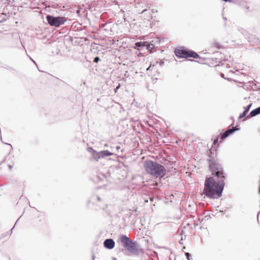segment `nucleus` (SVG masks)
I'll use <instances>...</instances> for the list:
<instances>
[{
  "label": "nucleus",
  "mask_w": 260,
  "mask_h": 260,
  "mask_svg": "<svg viewBox=\"0 0 260 260\" xmlns=\"http://www.w3.org/2000/svg\"><path fill=\"white\" fill-rule=\"evenodd\" d=\"M213 46L217 49H219L220 47V45L218 43H214Z\"/></svg>",
  "instance_id": "f3484780"
},
{
  "label": "nucleus",
  "mask_w": 260,
  "mask_h": 260,
  "mask_svg": "<svg viewBox=\"0 0 260 260\" xmlns=\"http://www.w3.org/2000/svg\"><path fill=\"white\" fill-rule=\"evenodd\" d=\"M94 199H96L98 201H101V198L99 196H93L92 199L94 200Z\"/></svg>",
  "instance_id": "412c9836"
},
{
  "label": "nucleus",
  "mask_w": 260,
  "mask_h": 260,
  "mask_svg": "<svg viewBox=\"0 0 260 260\" xmlns=\"http://www.w3.org/2000/svg\"><path fill=\"white\" fill-rule=\"evenodd\" d=\"M91 149H92V157L96 161H98V160L100 159L104 158L107 156L113 155L114 154V153L111 152L107 150L97 151L92 149V148Z\"/></svg>",
  "instance_id": "423d86ee"
},
{
  "label": "nucleus",
  "mask_w": 260,
  "mask_h": 260,
  "mask_svg": "<svg viewBox=\"0 0 260 260\" xmlns=\"http://www.w3.org/2000/svg\"><path fill=\"white\" fill-rule=\"evenodd\" d=\"M100 57H98V56H96V57H95L94 58V60H93V61H94V62L97 63V62H98V61L100 60Z\"/></svg>",
  "instance_id": "6ab92c4d"
},
{
  "label": "nucleus",
  "mask_w": 260,
  "mask_h": 260,
  "mask_svg": "<svg viewBox=\"0 0 260 260\" xmlns=\"http://www.w3.org/2000/svg\"><path fill=\"white\" fill-rule=\"evenodd\" d=\"M188 50L183 47H178L175 50V54L178 58H188Z\"/></svg>",
  "instance_id": "0eeeda50"
},
{
  "label": "nucleus",
  "mask_w": 260,
  "mask_h": 260,
  "mask_svg": "<svg viewBox=\"0 0 260 260\" xmlns=\"http://www.w3.org/2000/svg\"><path fill=\"white\" fill-rule=\"evenodd\" d=\"M104 245L107 249H112L114 247L115 242L112 239H107L104 242Z\"/></svg>",
  "instance_id": "1a4fd4ad"
},
{
  "label": "nucleus",
  "mask_w": 260,
  "mask_h": 260,
  "mask_svg": "<svg viewBox=\"0 0 260 260\" xmlns=\"http://www.w3.org/2000/svg\"><path fill=\"white\" fill-rule=\"evenodd\" d=\"M119 239L123 247L128 251L135 253L138 252V245L136 242L132 241L125 235H120Z\"/></svg>",
  "instance_id": "7ed1b4c3"
},
{
  "label": "nucleus",
  "mask_w": 260,
  "mask_h": 260,
  "mask_svg": "<svg viewBox=\"0 0 260 260\" xmlns=\"http://www.w3.org/2000/svg\"><path fill=\"white\" fill-rule=\"evenodd\" d=\"M144 167L147 173L156 178H162L166 173L163 166L151 160H145Z\"/></svg>",
  "instance_id": "f03ea898"
},
{
  "label": "nucleus",
  "mask_w": 260,
  "mask_h": 260,
  "mask_svg": "<svg viewBox=\"0 0 260 260\" xmlns=\"http://www.w3.org/2000/svg\"><path fill=\"white\" fill-rule=\"evenodd\" d=\"M19 218H20V217H19V218H18V220H17V221H16V223H17V221H18V220H19ZM16 224V223H15V224Z\"/></svg>",
  "instance_id": "72a5a7b5"
},
{
  "label": "nucleus",
  "mask_w": 260,
  "mask_h": 260,
  "mask_svg": "<svg viewBox=\"0 0 260 260\" xmlns=\"http://www.w3.org/2000/svg\"><path fill=\"white\" fill-rule=\"evenodd\" d=\"M218 137H217L216 139L214 140L213 144L214 145H217L218 146Z\"/></svg>",
  "instance_id": "dca6fc26"
},
{
  "label": "nucleus",
  "mask_w": 260,
  "mask_h": 260,
  "mask_svg": "<svg viewBox=\"0 0 260 260\" xmlns=\"http://www.w3.org/2000/svg\"><path fill=\"white\" fill-rule=\"evenodd\" d=\"M146 42H139L135 43V48L138 49L139 48L145 47L146 46Z\"/></svg>",
  "instance_id": "ddd939ff"
},
{
  "label": "nucleus",
  "mask_w": 260,
  "mask_h": 260,
  "mask_svg": "<svg viewBox=\"0 0 260 260\" xmlns=\"http://www.w3.org/2000/svg\"><path fill=\"white\" fill-rule=\"evenodd\" d=\"M209 166L212 174L216 177L218 181L213 182V178H207L205 181L203 193L209 198L218 199L221 196L223 190L225 174L221 165L215 161L210 160Z\"/></svg>",
  "instance_id": "f257e3e1"
},
{
  "label": "nucleus",
  "mask_w": 260,
  "mask_h": 260,
  "mask_svg": "<svg viewBox=\"0 0 260 260\" xmlns=\"http://www.w3.org/2000/svg\"><path fill=\"white\" fill-rule=\"evenodd\" d=\"M135 8L137 9L136 11L138 13L144 14H146V13L148 14V15L147 16L146 18H144L145 19L150 20L151 18V16H150V13L149 12H148V10L147 9V1L146 0H135Z\"/></svg>",
  "instance_id": "20e7f679"
},
{
  "label": "nucleus",
  "mask_w": 260,
  "mask_h": 260,
  "mask_svg": "<svg viewBox=\"0 0 260 260\" xmlns=\"http://www.w3.org/2000/svg\"><path fill=\"white\" fill-rule=\"evenodd\" d=\"M259 114H260V107L252 110L249 114V117H254Z\"/></svg>",
  "instance_id": "9b49d317"
},
{
  "label": "nucleus",
  "mask_w": 260,
  "mask_h": 260,
  "mask_svg": "<svg viewBox=\"0 0 260 260\" xmlns=\"http://www.w3.org/2000/svg\"><path fill=\"white\" fill-rule=\"evenodd\" d=\"M247 113V112L244 110L243 111V112L240 115L239 118H243L244 117H245L246 116Z\"/></svg>",
  "instance_id": "2eb2a0df"
},
{
  "label": "nucleus",
  "mask_w": 260,
  "mask_h": 260,
  "mask_svg": "<svg viewBox=\"0 0 260 260\" xmlns=\"http://www.w3.org/2000/svg\"><path fill=\"white\" fill-rule=\"evenodd\" d=\"M121 11H122V13H124V11L123 9H121Z\"/></svg>",
  "instance_id": "2f4dec72"
},
{
  "label": "nucleus",
  "mask_w": 260,
  "mask_h": 260,
  "mask_svg": "<svg viewBox=\"0 0 260 260\" xmlns=\"http://www.w3.org/2000/svg\"><path fill=\"white\" fill-rule=\"evenodd\" d=\"M30 59H31V60H32V61L35 63H35V62L33 60V59H31L30 57Z\"/></svg>",
  "instance_id": "473e14b6"
},
{
  "label": "nucleus",
  "mask_w": 260,
  "mask_h": 260,
  "mask_svg": "<svg viewBox=\"0 0 260 260\" xmlns=\"http://www.w3.org/2000/svg\"><path fill=\"white\" fill-rule=\"evenodd\" d=\"M123 17H124V21H125V22H126V21L129 22V21L126 19V18H125V15H124V14H123Z\"/></svg>",
  "instance_id": "b1692460"
},
{
  "label": "nucleus",
  "mask_w": 260,
  "mask_h": 260,
  "mask_svg": "<svg viewBox=\"0 0 260 260\" xmlns=\"http://www.w3.org/2000/svg\"><path fill=\"white\" fill-rule=\"evenodd\" d=\"M223 19L225 22L227 21V19L225 17L223 16Z\"/></svg>",
  "instance_id": "393cba45"
},
{
  "label": "nucleus",
  "mask_w": 260,
  "mask_h": 260,
  "mask_svg": "<svg viewBox=\"0 0 260 260\" xmlns=\"http://www.w3.org/2000/svg\"><path fill=\"white\" fill-rule=\"evenodd\" d=\"M120 149H121V147H120V146L119 145L116 146V150L117 151H118Z\"/></svg>",
  "instance_id": "4be33fe9"
},
{
  "label": "nucleus",
  "mask_w": 260,
  "mask_h": 260,
  "mask_svg": "<svg viewBox=\"0 0 260 260\" xmlns=\"http://www.w3.org/2000/svg\"><path fill=\"white\" fill-rule=\"evenodd\" d=\"M120 84H119L117 87L115 89V92H116L117 90L120 88Z\"/></svg>",
  "instance_id": "5701e85b"
},
{
  "label": "nucleus",
  "mask_w": 260,
  "mask_h": 260,
  "mask_svg": "<svg viewBox=\"0 0 260 260\" xmlns=\"http://www.w3.org/2000/svg\"><path fill=\"white\" fill-rule=\"evenodd\" d=\"M6 144H7V145H9L10 147H11V148L12 149V146L11 144H7V143H5Z\"/></svg>",
  "instance_id": "a878e982"
},
{
  "label": "nucleus",
  "mask_w": 260,
  "mask_h": 260,
  "mask_svg": "<svg viewBox=\"0 0 260 260\" xmlns=\"http://www.w3.org/2000/svg\"><path fill=\"white\" fill-rule=\"evenodd\" d=\"M259 213L257 214V221H258V217H259Z\"/></svg>",
  "instance_id": "7c9ffc66"
},
{
  "label": "nucleus",
  "mask_w": 260,
  "mask_h": 260,
  "mask_svg": "<svg viewBox=\"0 0 260 260\" xmlns=\"http://www.w3.org/2000/svg\"><path fill=\"white\" fill-rule=\"evenodd\" d=\"M163 64H164V62L161 61L160 63V65L162 66Z\"/></svg>",
  "instance_id": "c85d7f7f"
},
{
  "label": "nucleus",
  "mask_w": 260,
  "mask_h": 260,
  "mask_svg": "<svg viewBox=\"0 0 260 260\" xmlns=\"http://www.w3.org/2000/svg\"><path fill=\"white\" fill-rule=\"evenodd\" d=\"M46 19L48 24L52 26L56 27H59L63 25L67 21V18L64 17H55L52 15H47Z\"/></svg>",
  "instance_id": "39448f33"
},
{
  "label": "nucleus",
  "mask_w": 260,
  "mask_h": 260,
  "mask_svg": "<svg viewBox=\"0 0 260 260\" xmlns=\"http://www.w3.org/2000/svg\"><path fill=\"white\" fill-rule=\"evenodd\" d=\"M251 105H252V104H249V105L247 106L246 108L245 109V111H246L247 112H248V111L249 110V109H250V107H251Z\"/></svg>",
  "instance_id": "a211bd4d"
},
{
  "label": "nucleus",
  "mask_w": 260,
  "mask_h": 260,
  "mask_svg": "<svg viewBox=\"0 0 260 260\" xmlns=\"http://www.w3.org/2000/svg\"><path fill=\"white\" fill-rule=\"evenodd\" d=\"M19 218H20V217H19V218H18V220H17V221H16V223H17V221H18V220H19ZM16 224V223H15V224Z\"/></svg>",
  "instance_id": "f704fd0d"
},
{
  "label": "nucleus",
  "mask_w": 260,
  "mask_h": 260,
  "mask_svg": "<svg viewBox=\"0 0 260 260\" xmlns=\"http://www.w3.org/2000/svg\"><path fill=\"white\" fill-rule=\"evenodd\" d=\"M77 13H80V10L77 11Z\"/></svg>",
  "instance_id": "c9c22d12"
},
{
  "label": "nucleus",
  "mask_w": 260,
  "mask_h": 260,
  "mask_svg": "<svg viewBox=\"0 0 260 260\" xmlns=\"http://www.w3.org/2000/svg\"><path fill=\"white\" fill-rule=\"evenodd\" d=\"M110 23H102L100 25V28L105 31H109L111 30V27L110 26Z\"/></svg>",
  "instance_id": "9d476101"
},
{
  "label": "nucleus",
  "mask_w": 260,
  "mask_h": 260,
  "mask_svg": "<svg viewBox=\"0 0 260 260\" xmlns=\"http://www.w3.org/2000/svg\"><path fill=\"white\" fill-rule=\"evenodd\" d=\"M9 169H10V170H11V169H12V166H11V165H9Z\"/></svg>",
  "instance_id": "bb28decb"
},
{
  "label": "nucleus",
  "mask_w": 260,
  "mask_h": 260,
  "mask_svg": "<svg viewBox=\"0 0 260 260\" xmlns=\"http://www.w3.org/2000/svg\"><path fill=\"white\" fill-rule=\"evenodd\" d=\"M258 193L260 194V185H259V186L258 187Z\"/></svg>",
  "instance_id": "c756f323"
},
{
  "label": "nucleus",
  "mask_w": 260,
  "mask_h": 260,
  "mask_svg": "<svg viewBox=\"0 0 260 260\" xmlns=\"http://www.w3.org/2000/svg\"><path fill=\"white\" fill-rule=\"evenodd\" d=\"M185 255L186 256L187 260H190V254L189 253H188V252L185 253Z\"/></svg>",
  "instance_id": "aec40b11"
},
{
  "label": "nucleus",
  "mask_w": 260,
  "mask_h": 260,
  "mask_svg": "<svg viewBox=\"0 0 260 260\" xmlns=\"http://www.w3.org/2000/svg\"><path fill=\"white\" fill-rule=\"evenodd\" d=\"M222 1L224 2H230L231 0H222Z\"/></svg>",
  "instance_id": "cd10ccee"
},
{
  "label": "nucleus",
  "mask_w": 260,
  "mask_h": 260,
  "mask_svg": "<svg viewBox=\"0 0 260 260\" xmlns=\"http://www.w3.org/2000/svg\"><path fill=\"white\" fill-rule=\"evenodd\" d=\"M239 129V128H237L236 127H233L231 128H229L227 129L220 137L221 140H223L224 139L228 137L229 136H230L231 134H233L235 131H237Z\"/></svg>",
  "instance_id": "6e6552de"
},
{
  "label": "nucleus",
  "mask_w": 260,
  "mask_h": 260,
  "mask_svg": "<svg viewBox=\"0 0 260 260\" xmlns=\"http://www.w3.org/2000/svg\"><path fill=\"white\" fill-rule=\"evenodd\" d=\"M188 54V57H193L194 58H197L199 57V55L193 51L189 50Z\"/></svg>",
  "instance_id": "f8f14e48"
},
{
  "label": "nucleus",
  "mask_w": 260,
  "mask_h": 260,
  "mask_svg": "<svg viewBox=\"0 0 260 260\" xmlns=\"http://www.w3.org/2000/svg\"><path fill=\"white\" fill-rule=\"evenodd\" d=\"M238 30L246 38L248 35V32L246 30L243 28H239Z\"/></svg>",
  "instance_id": "4468645a"
},
{
  "label": "nucleus",
  "mask_w": 260,
  "mask_h": 260,
  "mask_svg": "<svg viewBox=\"0 0 260 260\" xmlns=\"http://www.w3.org/2000/svg\"><path fill=\"white\" fill-rule=\"evenodd\" d=\"M14 228V226L13 228H12L11 231H12L13 230Z\"/></svg>",
  "instance_id": "e433bc0d"
}]
</instances>
